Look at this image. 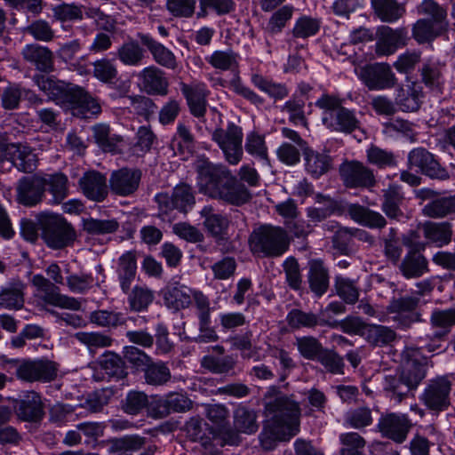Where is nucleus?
I'll list each match as a JSON object with an SVG mask.
<instances>
[{"label": "nucleus", "mask_w": 455, "mask_h": 455, "mask_svg": "<svg viewBox=\"0 0 455 455\" xmlns=\"http://www.w3.org/2000/svg\"><path fill=\"white\" fill-rule=\"evenodd\" d=\"M188 293L184 286L167 288L164 292L165 306L172 310L180 311L188 308L194 303L195 314L198 320L199 335L190 339L185 332L186 323L182 322L179 327L178 335L181 341H194L196 343H210L219 340V335L212 326L211 314L213 308L207 295L199 290H190Z\"/></svg>", "instance_id": "f257e3e1"}, {"label": "nucleus", "mask_w": 455, "mask_h": 455, "mask_svg": "<svg viewBox=\"0 0 455 455\" xmlns=\"http://www.w3.org/2000/svg\"><path fill=\"white\" fill-rule=\"evenodd\" d=\"M200 190L212 198L241 206L251 199V194L245 185L237 180L225 166L210 163L197 170Z\"/></svg>", "instance_id": "f03ea898"}, {"label": "nucleus", "mask_w": 455, "mask_h": 455, "mask_svg": "<svg viewBox=\"0 0 455 455\" xmlns=\"http://www.w3.org/2000/svg\"><path fill=\"white\" fill-rule=\"evenodd\" d=\"M422 363L424 358L417 350L404 349L401 370L384 378L383 390L387 395L400 403L411 390L416 389L427 374Z\"/></svg>", "instance_id": "7ed1b4c3"}, {"label": "nucleus", "mask_w": 455, "mask_h": 455, "mask_svg": "<svg viewBox=\"0 0 455 455\" xmlns=\"http://www.w3.org/2000/svg\"><path fill=\"white\" fill-rule=\"evenodd\" d=\"M268 399L265 404L267 416L269 417L274 428L286 430L282 439L291 440L300 430L301 409L293 395L283 394L273 387L266 395Z\"/></svg>", "instance_id": "20e7f679"}, {"label": "nucleus", "mask_w": 455, "mask_h": 455, "mask_svg": "<svg viewBox=\"0 0 455 455\" xmlns=\"http://www.w3.org/2000/svg\"><path fill=\"white\" fill-rule=\"evenodd\" d=\"M346 101L339 94L323 93L315 105L323 110L322 123L331 132L351 134L361 127L355 109L343 106Z\"/></svg>", "instance_id": "39448f33"}, {"label": "nucleus", "mask_w": 455, "mask_h": 455, "mask_svg": "<svg viewBox=\"0 0 455 455\" xmlns=\"http://www.w3.org/2000/svg\"><path fill=\"white\" fill-rule=\"evenodd\" d=\"M248 244L253 256L275 259L289 251L291 238L285 228L264 224L251 232Z\"/></svg>", "instance_id": "423d86ee"}, {"label": "nucleus", "mask_w": 455, "mask_h": 455, "mask_svg": "<svg viewBox=\"0 0 455 455\" xmlns=\"http://www.w3.org/2000/svg\"><path fill=\"white\" fill-rule=\"evenodd\" d=\"M205 61L213 68L220 71H235L236 75L228 82L229 89L236 95L255 106H261L264 104V98L247 86L238 75L240 61L239 53L232 49L225 51L217 50L211 55L206 56Z\"/></svg>", "instance_id": "0eeeda50"}, {"label": "nucleus", "mask_w": 455, "mask_h": 455, "mask_svg": "<svg viewBox=\"0 0 455 455\" xmlns=\"http://www.w3.org/2000/svg\"><path fill=\"white\" fill-rule=\"evenodd\" d=\"M37 226L45 244L53 250L72 246L76 239V232L67 220L56 213L41 212L37 216Z\"/></svg>", "instance_id": "6e6552de"}, {"label": "nucleus", "mask_w": 455, "mask_h": 455, "mask_svg": "<svg viewBox=\"0 0 455 455\" xmlns=\"http://www.w3.org/2000/svg\"><path fill=\"white\" fill-rule=\"evenodd\" d=\"M452 386L451 376H436L428 380L419 400L430 412L439 414L448 410L451 404Z\"/></svg>", "instance_id": "1a4fd4ad"}, {"label": "nucleus", "mask_w": 455, "mask_h": 455, "mask_svg": "<svg viewBox=\"0 0 455 455\" xmlns=\"http://www.w3.org/2000/svg\"><path fill=\"white\" fill-rule=\"evenodd\" d=\"M5 162H10L19 171L30 173L36 168V156L27 144L10 143L4 134L0 133V171Z\"/></svg>", "instance_id": "9d476101"}, {"label": "nucleus", "mask_w": 455, "mask_h": 455, "mask_svg": "<svg viewBox=\"0 0 455 455\" xmlns=\"http://www.w3.org/2000/svg\"><path fill=\"white\" fill-rule=\"evenodd\" d=\"M421 296L420 291H416L411 295L393 297L390 299L387 311L392 315V319L396 323L398 328L407 329L414 323L420 321L418 307Z\"/></svg>", "instance_id": "9b49d317"}, {"label": "nucleus", "mask_w": 455, "mask_h": 455, "mask_svg": "<svg viewBox=\"0 0 455 455\" xmlns=\"http://www.w3.org/2000/svg\"><path fill=\"white\" fill-rule=\"evenodd\" d=\"M136 272L137 261L135 255L128 251L121 256L117 269L121 288L124 292L128 293L129 309L133 312H140L142 310V287L136 285L128 292Z\"/></svg>", "instance_id": "f8f14e48"}, {"label": "nucleus", "mask_w": 455, "mask_h": 455, "mask_svg": "<svg viewBox=\"0 0 455 455\" xmlns=\"http://www.w3.org/2000/svg\"><path fill=\"white\" fill-rule=\"evenodd\" d=\"M243 129L241 126L230 122L227 129L216 128L212 139L223 151L226 160L230 164H237L243 156Z\"/></svg>", "instance_id": "ddd939ff"}, {"label": "nucleus", "mask_w": 455, "mask_h": 455, "mask_svg": "<svg viewBox=\"0 0 455 455\" xmlns=\"http://www.w3.org/2000/svg\"><path fill=\"white\" fill-rule=\"evenodd\" d=\"M155 201L163 214H168L173 210L187 213L196 204V191L189 184L181 182L174 187L171 196L158 193L155 196Z\"/></svg>", "instance_id": "4468645a"}, {"label": "nucleus", "mask_w": 455, "mask_h": 455, "mask_svg": "<svg viewBox=\"0 0 455 455\" xmlns=\"http://www.w3.org/2000/svg\"><path fill=\"white\" fill-rule=\"evenodd\" d=\"M58 371V364L48 359L16 361V377L25 382H51Z\"/></svg>", "instance_id": "2eb2a0df"}, {"label": "nucleus", "mask_w": 455, "mask_h": 455, "mask_svg": "<svg viewBox=\"0 0 455 455\" xmlns=\"http://www.w3.org/2000/svg\"><path fill=\"white\" fill-rule=\"evenodd\" d=\"M408 166L432 180H445L450 178L449 172L441 165L435 156L422 147L409 152Z\"/></svg>", "instance_id": "dca6fc26"}, {"label": "nucleus", "mask_w": 455, "mask_h": 455, "mask_svg": "<svg viewBox=\"0 0 455 455\" xmlns=\"http://www.w3.org/2000/svg\"><path fill=\"white\" fill-rule=\"evenodd\" d=\"M339 175L347 188L370 189L376 185L373 171L360 161L343 163L339 167Z\"/></svg>", "instance_id": "f3484780"}, {"label": "nucleus", "mask_w": 455, "mask_h": 455, "mask_svg": "<svg viewBox=\"0 0 455 455\" xmlns=\"http://www.w3.org/2000/svg\"><path fill=\"white\" fill-rule=\"evenodd\" d=\"M32 283L37 288L40 292V299L45 304L71 310L81 308V302L77 299L61 294L60 288L44 275H35L32 278Z\"/></svg>", "instance_id": "a211bd4d"}, {"label": "nucleus", "mask_w": 455, "mask_h": 455, "mask_svg": "<svg viewBox=\"0 0 455 455\" xmlns=\"http://www.w3.org/2000/svg\"><path fill=\"white\" fill-rule=\"evenodd\" d=\"M361 81L371 91L389 89L395 86V74L388 64L374 63L361 68Z\"/></svg>", "instance_id": "6ab92c4d"}, {"label": "nucleus", "mask_w": 455, "mask_h": 455, "mask_svg": "<svg viewBox=\"0 0 455 455\" xmlns=\"http://www.w3.org/2000/svg\"><path fill=\"white\" fill-rule=\"evenodd\" d=\"M180 86L190 114L196 118H204L207 112L208 98L211 94L207 84L201 81H195L191 84L181 82Z\"/></svg>", "instance_id": "aec40b11"}, {"label": "nucleus", "mask_w": 455, "mask_h": 455, "mask_svg": "<svg viewBox=\"0 0 455 455\" xmlns=\"http://www.w3.org/2000/svg\"><path fill=\"white\" fill-rule=\"evenodd\" d=\"M34 81L50 100L64 104H69L74 100L76 89L80 87L76 84L56 80L52 76L44 75H36Z\"/></svg>", "instance_id": "412c9836"}, {"label": "nucleus", "mask_w": 455, "mask_h": 455, "mask_svg": "<svg viewBox=\"0 0 455 455\" xmlns=\"http://www.w3.org/2000/svg\"><path fill=\"white\" fill-rule=\"evenodd\" d=\"M377 427L383 436L396 443H403L407 438L412 423L405 414L390 412L381 415Z\"/></svg>", "instance_id": "4be33fe9"}, {"label": "nucleus", "mask_w": 455, "mask_h": 455, "mask_svg": "<svg viewBox=\"0 0 455 455\" xmlns=\"http://www.w3.org/2000/svg\"><path fill=\"white\" fill-rule=\"evenodd\" d=\"M44 181L42 177H23L17 187V200L25 206H35L44 196Z\"/></svg>", "instance_id": "5701e85b"}, {"label": "nucleus", "mask_w": 455, "mask_h": 455, "mask_svg": "<svg viewBox=\"0 0 455 455\" xmlns=\"http://www.w3.org/2000/svg\"><path fill=\"white\" fill-rule=\"evenodd\" d=\"M27 284L13 278L0 287V308L18 311L24 307Z\"/></svg>", "instance_id": "b1692460"}, {"label": "nucleus", "mask_w": 455, "mask_h": 455, "mask_svg": "<svg viewBox=\"0 0 455 455\" xmlns=\"http://www.w3.org/2000/svg\"><path fill=\"white\" fill-rule=\"evenodd\" d=\"M140 179V170L122 168L111 174L110 188L117 196H127L138 189Z\"/></svg>", "instance_id": "393cba45"}, {"label": "nucleus", "mask_w": 455, "mask_h": 455, "mask_svg": "<svg viewBox=\"0 0 455 455\" xmlns=\"http://www.w3.org/2000/svg\"><path fill=\"white\" fill-rule=\"evenodd\" d=\"M14 410L17 417L25 422H38L44 414L41 396L35 391L28 392L23 399L16 400Z\"/></svg>", "instance_id": "a878e982"}, {"label": "nucleus", "mask_w": 455, "mask_h": 455, "mask_svg": "<svg viewBox=\"0 0 455 455\" xmlns=\"http://www.w3.org/2000/svg\"><path fill=\"white\" fill-rule=\"evenodd\" d=\"M83 194L90 200L102 202L108 196L107 178L97 171L86 172L79 180Z\"/></svg>", "instance_id": "bb28decb"}, {"label": "nucleus", "mask_w": 455, "mask_h": 455, "mask_svg": "<svg viewBox=\"0 0 455 455\" xmlns=\"http://www.w3.org/2000/svg\"><path fill=\"white\" fill-rule=\"evenodd\" d=\"M397 266L401 274L407 279L419 278L429 272L427 258L415 246L408 250Z\"/></svg>", "instance_id": "cd10ccee"}, {"label": "nucleus", "mask_w": 455, "mask_h": 455, "mask_svg": "<svg viewBox=\"0 0 455 455\" xmlns=\"http://www.w3.org/2000/svg\"><path fill=\"white\" fill-rule=\"evenodd\" d=\"M302 155L305 170L313 179H319L332 168V158L326 151H317L307 146L303 148Z\"/></svg>", "instance_id": "c85d7f7f"}, {"label": "nucleus", "mask_w": 455, "mask_h": 455, "mask_svg": "<svg viewBox=\"0 0 455 455\" xmlns=\"http://www.w3.org/2000/svg\"><path fill=\"white\" fill-rule=\"evenodd\" d=\"M307 282L310 291L320 298L325 294L330 286L329 269L320 259L308 261Z\"/></svg>", "instance_id": "c756f323"}, {"label": "nucleus", "mask_w": 455, "mask_h": 455, "mask_svg": "<svg viewBox=\"0 0 455 455\" xmlns=\"http://www.w3.org/2000/svg\"><path fill=\"white\" fill-rule=\"evenodd\" d=\"M21 55L27 62L41 72L50 73L54 68L53 53L46 46L37 44H28L23 48Z\"/></svg>", "instance_id": "7c9ffc66"}, {"label": "nucleus", "mask_w": 455, "mask_h": 455, "mask_svg": "<svg viewBox=\"0 0 455 455\" xmlns=\"http://www.w3.org/2000/svg\"><path fill=\"white\" fill-rule=\"evenodd\" d=\"M184 431L191 442H197L205 449L213 447V440L216 437V431L210 427L203 419L191 418L185 425Z\"/></svg>", "instance_id": "2f4dec72"}, {"label": "nucleus", "mask_w": 455, "mask_h": 455, "mask_svg": "<svg viewBox=\"0 0 455 455\" xmlns=\"http://www.w3.org/2000/svg\"><path fill=\"white\" fill-rule=\"evenodd\" d=\"M68 105L72 108L73 115L80 118H91L101 112L98 100L81 86L76 89L74 100Z\"/></svg>", "instance_id": "473e14b6"}, {"label": "nucleus", "mask_w": 455, "mask_h": 455, "mask_svg": "<svg viewBox=\"0 0 455 455\" xmlns=\"http://www.w3.org/2000/svg\"><path fill=\"white\" fill-rule=\"evenodd\" d=\"M285 320L288 326L292 330L315 329L316 326L336 327L335 323L321 318L313 312H305L299 308H292L289 311Z\"/></svg>", "instance_id": "72a5a7b5"}, {"label": "nucleus", "mask_w": 455, "mask_h": 455, "mask_svg": "<svg viewBox=\"0 0 455 455\" xmlns=\"http://www.w3.org/2000/svg\"><path fill=\"white\" fill-rule=\"evenodd\" d=\"M347 212L354 221L369 228L381 229L387 225V220L381 213L359 204H348Z\"/></svg>", "instance_id": "f704fd0d"}, {"label": "nucleus", "mask_w": 455, "mask_h": 455, "mask_svg": "<svg viewBox=\"0 0 455 455\" xmlns=\"http://www.w3.org/2000/svg\"><path fill=\"white\" fill-rule=\"evenodd\" d=\"M444 63L433 59L427 60L419 69L421 82L431 91L441 92L444 83Z\"/></svg>", "instance_id": "c9c22d12"}, {"label": "nucleus", "mask_w": 455, "mask_h": 455, "mask_svg": "<svg viewBox=\"0 0 455 455\" xmlns=\"http://www.w3.org/2000/svg\"><path fill=\"white\" fill-rule=\"evenodd\" d=\"M381 210L388 219L399 220L403 216L401 205L404 196L400 186L391 184L383 191Z\"/></svg>", "instance_id": "e433bc0d"}, {"label": "nucleus", "mask_w": 455, "mask_h": 455, "mask_svg": "<svg viewBox=\"0 0 455 455\" xmlns=\"http://www.w3.org/2000/svg\"><path fill=\"white\" fill-rule=\"evenodd\" d=\"M204 218V225L215 239H224L228 235L230 220L227 215L214 212L212 206H204L201 211Z\"/></svg>", "instance_id": "4c0bfd02"}, {"label": "nucleus", "mask_w": 455, "mask_h": 455, "mask_svg": "<svg viewBox=\"0 0 455 455\" xmlns=\"http://www.w3.org/2000/svg\"><path fill=\"white\" fill-rule=\"evenodd\" d=\"M251 83L270 99L274 100L275 102L284 100L290 93L286 84L275 82L272 78L258 73L251 76Z\"/></svg>", "instance_id": "58836bf2"}, {"label": "nucleus", "mask_w": 455, "mask_h": 455, "mask_svg": "<svg viewBox=\"0 0 455 455\" xmlns=\"http://www.w3.org/2000/svg\"><path fill=\"white\" fill-rule=\"evenodd\" d=\"M445 31V26H436L429 19H419L412 26L411 37L419 44H430Z\"/></svg>", "instance_id": "ea45409f"}, {"label": "nucleus", "mask_w": 455, "mask_h": 455, "mask_svg": "<svg viewBox=\"0 0 455 455\" xmlns=\"http://www.w3.org/2000/svg\"><path fill=\"white\" fill-rule=\"evenodd\" d=\"M169 82L165 73L158 68H144V92L150 95L168 94Z\"/></svg>", "instance_id": "a19ab883"}, {"label": "nucleus", "mask_w": 455, "mask_h": 455, "mask_svg": "<svg viewBox=\"0 0 455 455\" xmlns=\"http://www.w3.org/2000/svg\"><path fill=\"white\" fill-rule=\"evenodd\" d=\"M374 14L382 21L393 23L405 13L403 4L397 0H371Z\"/></svg>", "instance_id": "79ce46f5"}, {"label": "nucleus", "mask_w": 455, "mask_h": 455, "mask_svg": "<svg viewBox=\"0 0 455 455\" xmlns=\"http://www.w3.org/2000/svg\"><path fill=\"white\" fill-rule=\"evenodd\" d=\"M422 98V88L414 83L406 89L402 88L398 92L395 103L403 112H414L420 108Z\"/></svg>", "instance_id": "37998d69"}, {"label": "nucleus", "mask_w": 455, "mask_h": 455, "mask_svg": "<svg viewBox=\"0 0 455 455\" xmlns=\"http://www.w3.org/2000/svg\"><path fill=\"white\" fill-rule=\"evenodd\" d=\"M236 363L232 355H206L201 359V367L212 374H229L234 371Z\"/></svg>", "instance_id": "c03bdc74"}, {"label": "nucleus", "mask_w": 455, "mask_h": 455, "mask_svg": "<svg viewBox=\"0 0 455 455\" xmlns=\"http://www.w3.org/2000/svg\"><path fill=\"white\" fill-rule=\"evenodd\" d=\"M42 179L44 181V187L48 186V191L52 196V204H59L67 198L68 195V179L64 173L46 174Z\"/></svg>", "instance_id": "a18cd8bd"}, {"label": "nucleus", "mask_w": 455, "mask_h": 455, "mask_svg": "<svg viewBox=\"0 0 455 455\" xmlns=\"http://www.w3.org/2000/svg\"><path fill=\"white\" fill-rule=\"evenodd\" d=\"M295 8L286 4L275 9L265 27V32L270 36L279 35L293 17Z\"/></svg>", "instance_id": "49530a36"}, {"label": "nucleus", "mask_w": 455, "mask_h": 455, "mask_svg": "<svg viewBox=\"0 0 455 455\" xmlns=\"http://www.w3.org/2000/svg\"><path fill=\"white\" fill-rule=\"evenodd\" d=\"M144 46L148 49L158 64L168 68H176V57L173 52L148 35H144Z\"/></svg>", "instance_id": "de8ad7c7"}, {"label": "nucleus", "mask_w": 455, "mask_h": 455, "mask_svg": "<svg viewBox=\"0 0 455 455\" xmlns=\"http://www.w3.org/2000/svg\"><path fill=\"white\" fill-rule=\"evenodd\" d=\"M144 377L148 384L163 385L171 379V371L166 363H154L150 356L144 353Z\"/></svg>", "instance_id": "09e8293b"}, {"label": "nucleus", "mask_w": 455, "mask_h": 455, "mask_svg": "<svg viewBox=\"0 0 455 455\" xmlns=\"http://www.w3.org/2000/svg\"><path fill=\"white\" fill-rule=\"evenodd\" d=\"M334 289L336 294L348 305L355 304L360 296V288L356 280L336 275L334 278Z\"/></svg>", "instance_id": "8fccbe9b"}, {"label": "nucleus", "mask_w": 455, "mask_h": 455, "mask_svg": "<svg viewBox=\"0 0 455 455\" xmlns=\"http://www.w3.org/2000/svg\"><path fill=\"white\" fill-rule=\"evenodd\" d=\"M424 236L438 246H443L451 243L452 236L450 222H426L423 226Z\"/></svg>", "instance_id": "3c124183"}, {"label": "nucleus", "mask_w": 455, "mask_h": 455, "mask_svg": "<svg viewBox=\"0 0 455 455\" xmlns=\"http://www.w3.org/2000/svg\"><path fill=\"white\" fill-rule=\"evenodd\" d=\"M82 46L83 44L79 39H74L63 44L58 51L59 57L64 62L70 64L80 74L86 70L85 66L81 63V60H84V57H82L80 60L77 58Z\"/></svg>", "instance_id": "603ef678"}, {"label": "nucleus", "mask_w": 455, "mask_h": 455, "mask_svg": "<svg viewBox=\"0 0 455 455\" xmlns=\"http://www.w3.org/2000/svg\"><path fill=\"white\" fill-rule=\"evenodd\" d=\"M366 340L373 347L390 345L395 339L396 333L390 327L384 325H368L365 331Z\"/></svg>", "instance_id": "864d4df0"}, {"label": "nucleus", "mask_w": 455, "mask_h": 455, "mask_svg": "<svg viewBox=\"0 0 455 455\" xmlns=\"http://www.w3.org/2000/svg\"><path fill=\"white\" fill-rule=\"evenodd\" d=\"M322 20L307 15H302L297 19L291 30L294 38H308L315 36L320 31Z\"/></svg>", "instance_id": "5fc2aeb1"}, {"label": "nucleus", "mask_w": 455, "mask_h": 455, "mask_svg": "<svg viewBox=\"0 0 455 455\" xmlns=\"http://www.w3.org/2000/svg\"><path fill=\"white\" fill-rule=\"evenodd\" d=\"M366 158L370 164L375 165L379 169L395 167L397 164L395 155L392 151L373 144L366 150Z\"/></svg>", "instance_id": "6e6d98bb"}, {"label": "nucleus", "mask_w": 455, "mask_h": 455, "mask_svg": "<svg viewBox=\"0 0 455 455\" xmlns=\"http://www.w3.org/2000/svg\"><path fill=\"white\" fill-rule=\"evenodd\" d=\"M305 105V100L300 98L297 93H293L282 107L281 110L289 115V121L291 123L305 125L307 124Z\"/></svg>", "instance_id": "4d7b16f0"}, {"label": "nucleus", "mask_w": 455, "mask_h": 455, "mask_svg": "<svg viewBox=\"0 0 455 455\" xmlns=\"http://www.w3.org/2000/svg\"><path fill=\"white\" fill-rule=\"evenodd\" d=\"M100 366L107 375L117 379L127 376L124 361L119 355L114 352H107L103 355Z\"/></svg>", "instance_id": "13d9d810"}, {"label": "nucleus", "mask_w": 455, "mask_h": 455, "mask_svg": "<svg viewBox=\"0 0 455 455\" xmlns=\"http://www.w3.org/2000/svg\"><path fill=\"white\" fill-rule=\"evenodd\" d=\"M295 345L300 355L311 361H316L324 348L319 339L314 336L298 337Z\"/></svg>", "instance_id": "bf43d9fd"}, {"label": "nucleus", "mask_w": 455, "mask_h": 455, "mask_svg": "<svg viewBox=\"0 0 455 455\" xmlns=\"http://www.w3.org/2000/svg\"><path fill=\"white\" fill-rule=\"evenodd\" d=\"M452 204L451 196L436 198L423 207L422 213L433 219L444 218L455 212Z\"/></svg>", "instance_id": "052dcab7"}, {"label": "nucleus", "mask_w": 455, "mask_h": 455, "mask_svg": "<svg viewBox=\"0 0 455 455\" xmlns=\"http://www.w3.org/2000/svg\"><path fill=\"white\" fill-rule=\"evenodd\" d=\"M199 5L198 17H205L209 11L218 16H224L235 12L236 7L234 0H199Z\"/></svg>", "instance_id": "680f3d73"}, {"label": "nucleus", "mask_w": 455, "mask_h": 455, "mask_svg": "<svg viewBox=\"0 0 455 455\" xmlns=\"http://www.w3.org/2000/svg\"><path fill=\"white\" fill-rule=\"evenodd\" d=\"M119 224L115 220H97L93 218L83 220V229L89 235H100L115 233Z\"/></svg>", "instance_id": "e2e57ef3"}, {"label": "nucleus", "mask_w": 455, "mask_h": 455, "mask_svg": "<svg viewBox=\"0 0 455 455\" xmlns=\"http://www.w3.org/2000/svg\"><path fill=\"white\" fill-rule=\"evenodd\" d=\"M282 266L285 275V282L289 288L296 291L301 290L303 280L297 259L290 256L283 261Z\"/></svg>", "instance_id": "0e129e2a"}, {"label": "nucleus", "mask_w": 455, "mask_h": 455, "mask_svg": "<svg viewBox=\"0 0 455 455\" xmlns=\"http://www.w3.org/2000/svg\"><path fill=\"white\" fill-rule=\"evenodd\" d=\"M93 137L99 147L105 152H115L120 137L110 134V128L106 124H97L93 127Z\"/></svg>", "instance_id": "69168bd1"}, {"label": "nucleus", "mask_w": 455, "mask_h": 455, "mask_svg": "<svg viewBox=\"0 0 455 455\" xmlns=\"http://www.w3.org/2000/svg\"><path fill=\"white\" fill-rule=\"evenodd\" d=\"M74 337L90 350L110 347L113 342L110 336L100 331H79Z\"/></svg>", "instance_id": "338daca9"}, {"label": "nucleus", "mask_w": 455, "mask_h": 455, "mask_svg": "<svg viewBox=\"0 0 455 455\" xmlns=\"http://www.w3.org/2000/svg\"><path fill=\"white\" fill-rule=\"evenodd\" d=\"M117 57L126 65H138L142 59V49L137 41L130 39L119 47Z\"/></svg>", "instance_id": "774afa93"}]
</instances>
